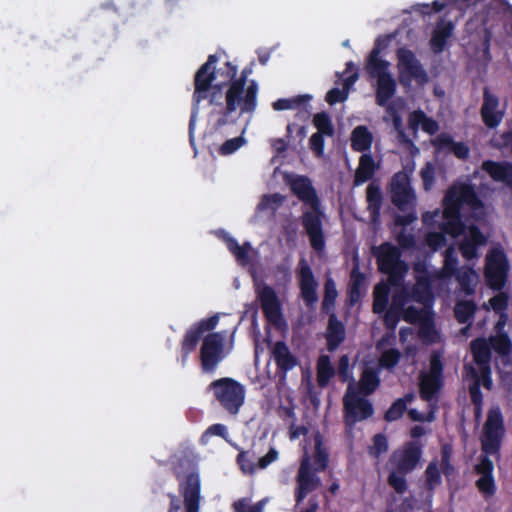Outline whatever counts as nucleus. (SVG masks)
Here are the masks:
<instances>
[{
	"label": "nucleus",
	"mask_w": 512,
	"mask_h": 512,
	"mask_svg": "<svg viewBox=\"0 0 512 512\" xmlns=\"http://www.w3.org/2000/svg\"><path fill=\"white\" fill-rule=\"evenodd\" d=\"M505 433L504 418L500 408L498 406L490 408L480 438L483 455H480L478 463L475 465V471L480 475L476 481V487L486 496H492L496 492L493 477L494 464L489 456L500 457Z\"/></svg>",
	"instance_id": "f257e3e1"
},
{
	"label": "nucleus",
	"mask_w": 512,
	"mask_h": 512,
	"mask_svg": "<svg viewBox=\"0 0 512 512\" xmlns=\"http://www.w3.org/2000/svg\"><path fill=\"white\" fill-rule=\"evenodd\" d=\"M293 195L310 209L303 211L300 221L304 228L310 245L317 253L325 250L326 238L323 230L325 213L322 209L320 198L311 179L305 175H296L288 182Z\"/></svg>",
	"instance_id": "f03ea898"
},
{
	"label": "nucleus",
	"mask_w": 512,
	"mask_h": 512,
	"mask_svg": "<svg viewBox=\"0 0 512 512\" xmlns=\"http://www.w3.org/2000/svg\"><path fill=\"white\" fill-rule=\"evenodd\" d=\"M463 206H468L473 212L484 208V204L472 184H454L446 191L443 198V221L439 225V229L445 235L455 238L465 232L466 225L462 221L461 215Z\"/></svg>",
	"instance_id": "7ed1b4c3"
},
{
	"label": "nucleus",
	"mask_w": 512,
	"mask_h": 512,
	"mask_svg": "<svg viewBox=\"0 0 512 512\" xmlns=\"http://www.w3.org/2000/svg\"><path fill=\"white\" fill-rule=\"evenodd\" d=\"M258 84L251 80L247 86L240 82H229L225 92V107L220 111L214 124L216 130L222 129L227 124H234L237 118L231 114L239 110V114H252L257 108Z\"/></svg>",
	"instance_id": "20e7f679"
},
{
	"label": "nucleus",
	"mask_w": 512,
	"mask_h": 512,
	"mask_svg": "<svg viewBox=\"0 0 512 512\" xmlns=\"http://www.w3.org/2000/svg\"><path fill=\"white\" fill-rule=\"evenodd\" d=\"M422 454L423 446L416 440L405 442L400 449L391 454L389 464L392 465L393 469L388 475L387 482L397 494L401 495L406 492V475L417 467Z\"/></svg>",
	"instance_id": "39448f33"
},
{
	"label": "nucleus",
	"mask_w": 512,
	"mask_h": 512,
	"mask_svg": "<svg viewBox=\"0 0 512 512\" xmlns=\"http://www.w3.org/2000/svg\"><path fill=\"white\" fill-rule=\"evenodd\" d=\"M390 196L392 204L402 212H406L409 209L412 211L404 214L397 215L395 223L401 226H407L416 220V214L414 212V205L416 196L411 187L410 178L404 171L395 173L390 181Z\"/></svg>",
	"instance_id": "423d86ee"
},
{
	"label": "nucleus",
	"mask_w": 512,
	"mask_h": 512,
	"mask_svg": "<svg viewBox=\"0 0 512 512\" xmlns=\"http://www.w3.org/2000/svg\"><path fill=\"white\" fill-rule=\"evenodd\" d=\"M218 58L215 54L208 56L207 61L200 66L194 76V92L192 95L193 109L189 120V141L194 145V130L198 115V106L201 101L208 98V92L212 89L216 79L215 64Z\"/></svg>",
	"instance_id": "0eeeda50"
},
{
	"label": "nucleus",
	"mask_w": 512,
	"mask_h": 512,
	"mask_svg": "<svg viewBox=\"0 0 512 512\" xmlns=\"http://www.w3.org/2000/svg\"><path fill=\"white\" fill-rule=\"evenodd\" d=\"M378 270L388 276V283L399 286L408 272V265L401 259V251L390 242H384L373 248Z\"/></svg>",
	"instance_id": "6e6552de"
},
{
	"label": "nucleus",
	"mask_w": 512,
	"mask_h": 512,
	"mask_svg": "<svg viewBox=\"0 0 512 512\" xmlns=\"http://www.w3.org/2000/svg\"><path fill=\"white\" fill-rule=\"evenodd\" d=\"M208 390L213 392L215 399L223 410L230 415H237L245 402V387L237 380L223 377L212 381Z\"/></svg>",
	"instance_id": "1a4fd4ad"
},
{
	"label": "nucleus",
	"mask_w": 512,
	"mask_h": 512,
	"mask_svg": "<svg viewBox=\"0 0 512 512\" xmlns=\"http://www.w3.org/2000/svg\"><path fill=\"white\" fill-rule=\"evenodd\" d=\"M444 364L441 355L433 352L430 356L429 371L419 377V394L426 402L438 401L439 392L443 387Z\"/></svg>",
	"instance_id": "9d476101"
},
{
	"label": "nucleus",
	"mask_w": 512,
	"mask_h": 512,
	"mask_svg": "<svg viewBox=\"0 0 512 512\" xmlns=\"http://www.w3.org/2000/svg\"><path fill=\"white\" fill-rule=\"evenodd\" d=\"M354 382H350L347 392L343 398L344 422L346 426L352 427L356 422L370 418L374 413L372 403L359 396Z\"/></svg>",
	"instance_id": "9b49d317"
},
{
	"label": "nucleus",
	"mask_w": 512,
	"mask_h": 512,
	"mask_svg": "<svg viewBox=\"0 0 512 512\" xmlns=\"http://www.w3.org/2000/svg\"><path fill=\"white\" fill-rule=\"evenodd\" d=\"M509 263L503 249L494 247L486 255L484 276L487 285L500 291L507 281Z\"/></svg>",
	"instance_id": "f8f14e48"
},
{
	"label": "nucleus",
	"mask_w": 512,
	"mask_h": 512,
	"mask_svg": "<svg viewBox=\"0 0 512 512\" xmlns=\"http://www.w3.org/2000/svg\"><path fill=\"white\" fill-rule=\"evenodd\" d=\"M225 335L221 332H212L206 335L199 351L201 370L212 374L224 358Z\"/></svg>",
	"instance_id": "ddd939ff"
},
{
	"label": "nucleus",
	"mask_w": 512,
	"mask_h": 512,
	"mask_svg": "<svg viewBox=\"0 0 512 512\" xmlns=\"http://www.w3.org/2000/svg\"><path fill=\"white\" fill-rule=\"evenodd\" d=\"M219 322V315L215 314L209 318L202 319L194 323L185 332L181 341V365L185 366L189 355L195 351L199 341L203 340L206 332L212 331Z\"/></svg>",
	"instance_id": "4468645a"
},
{
	"label": "nucleus",
	"mask_w": 512,
	"mask_h": 512,
	"mask_svg": "<svg viewBox=\"0 0 512 512\" xmlns=\"http://www.w3.org/2000/svg\"><path fill=\"white\" fill-rule=\"evenodd\" d=\"M397 58L399 81L402 85H409L412 80H416L419 83H426L428 81L427 72L411 50L400 48L397 51Z\"/></svg>",
	"instance_id": "2eb2a0df"
},
{
	"label": "nucleus",
	"mask_w": 512,
	"mask_h": 512,
	"mask_svg": "<svg viewBox=\"0 0 512 512\" xmlns=\"http://www.w3.org/2000/svg\"><path fill=\"white\" fill-rule=\"evenodd\" d=\"M321 486V479L313 470L311 459L307 453L304 454L296 475L295 501L299 505L311 492Z\"/></svg>",
	"instance_id": "dca6fc26"
},
{
	"label": "nucleus",
	"mask_w": 512,
	"mask_h": 512,
	"mask_svg": "<svg viewBox=\"0 0 512 512\" xmlns=\"http://www.w3.org/2000/svg\"><path fill=\"white\" fill-rule=\"evenodd\" d=\"M257 300L260 302L265 318L276 324L282 317L281 304L273 287L263 284L256 288Z\"/></svg>",
	"instance_id": "f3484780"
},
{
	"label": "nucleus",
	"mask_w": 512,
	"mask_h": 512,
	"mask_svg": "<svg viewBox=\"0 0 512 512\" xmlns=\"http://www.w3.org/2000/svg\"><path fill=\"white\" fill-rule=\"evenodd\" d=\"M297 276L303 301L307 306L313 305L318 301V283L314 277L312 268L304 258H301L299 261Z\"/></svg>",
	"instance_id": "a211bd4d"
},
{
	"label": "nucleus",
	"mask_w": 512,
	"mask_h": 512,
	"mask_svg": "<svg viewBox=\"0 0 512 512\" xmlns=\"http://www.w3.org/2000/svg\"><path fill=\"white\" fill-rule=\"evenodd\" d=\"M499 105V97L491 93L488 87H485L480 115L484 125L489 129L498 127L504 118L505 112L499 109Z\"/></svg>",
	"instance_id": "6ab92c4d"
},
{
	"label": "nucleus",
	"mask_w": 512,
	"mask_h": 512,
	"mask_svg": "<svg viewBox=\"0 0 512 512\" xmlns=\"http://www.w3.org/2000/svg\"><path fill=\"white\" fill-rule=\"evenodd\" d=\"M486 243L487 237L480 228L475 224H471L467 227V232L459 245V250L463 258L473 260L479 256V247L486 245Z\"/></svg>",
	"instance_id": "aec40b11"
},
{
	"label": "nucleus",
	"mask_w": 512,
	"mask_h": 512,
	"mask_svg": "<svg viewBox=\"0 0 512 512\" xmlns=\"http://www.w3.org/2000/svg\"><path fill=\"white\" fill-rule=\"evenodd\" d=\"M271 357L277 368V373L285 379L287 372L298 365L297 357L291 353L288 345L282 341H276L271 349Z\"/></svg>",
	"instance_id": "412c9836"
},
{
	"label": "nucleus",
	"mask_w": 512,
	"mask_h": 512,
	"mask_svg": "<svg viewBox=\"0 0 512 512\" xmlns=\"http://www.w3.org/2000/svg\"><path fill=\"white\" fill-rule=\"evenodd\" d=\"M455 24L444 18H440L431 33L429 46L434 54H441L447 47L448 40L453 36Z\"/></svg>",
	"instance_id": "4be33fe9"
},
{
	"label": "nucleus",
	"mask_w": 512,
	"mask_h": 512,
	"mask_svg": "<svg viewBox=\"0 0 512 512\" xmlns=\"http://www.w3.org/2000/svg\"><path fill=\"white\" fill-rule=\"evenodd\" d=\"M200 478L198 473L191 472L180 483V492L184 498L185 507L189 509L199 508L200 502Z\"/></svg>",
	"instance_id": "5701e85b"
},
{
	"label": "nucleus",
	"mask_w": 512,
	"mask_h": 512,
	"mask_svg": "<svg viewBox=\"0 0 512 512\" xmlns=\"http://www.w3.org/2000/svg\"><path fill=\"white\" fill-rule=\"evenodd\" d=\"M481 169L494 181L504 183L512 191V162L485 160Z\"/></svg>",
	"instance_id": "b1692460"
},
{
	"label": "nucleus",
	"mask_w": 512,
	"mask_h": 512,
	"mask_svg": "<svg viewBox=\"0 0 512 512\" xmlns=\"http://www.w3.org/2000/svg\"><path fill=\"white\" fill-rule=\"evenodd\" d=\"M476 18L480 21L484 32L482 42L484 55L490 57V43L493 37V32L495 27L500 24L502 16L499 11L488 8L485 14H479Z\"/></svg>",
	"instance_id": "393cba45"
},
{
	"label": "nucleus",
	"mask_w": 512,
	"mask_h": 512,
	"mask_svg": "<svg viewBox=\"0 0 512 512\" xmlns=\"http://www.w3.org/2000/svg\"><path fill=\"white\" fill-rule=\"evenodd\" d=\"M432 145L437 151L447 150L461 160H466L469 157V147L463 142H455L453 137L446 132L438 134L435 139L432 140Z\"/></svg>",
	"instance_id": "a878e982"
},
{
	"label": "nucleus",
	"mask_w": 512,
	"mask_h": 512,
	"mask_svg": "<svg viewBox=\"0 0 512 512\" xmlns=\"http://www.w3.org/2000/svg\"><path fill=\"white\" fill-rule=\"evenodd\" d=\"M325 338L329 352L335 351L346 338L345 325L337 318L334 312H331L329 315Z\"/></svg>",
	"instance_id": "bb28decb"
},
{
	"label": "nucleus",
	"mask_w": 512,
	"mask_h": 512,
	"mask_svg": "<svg viewBox=\"0 0 512 512\" xmlns=\"http://www.w3.org/2000/svg\"><path fill=\"white\" fill-rule=\"evenodd\" d=\"M366 276L359 269V265L355 264L350 272V281L348 285V299L350 305L358 303L365 293Z\"/></svg>",
	"instance_id": "cd10ccee"
},
{
	"label": "nucleus",
	"mask_w": 512,
	"mask_h": 512,
	"mask_svg": "<svg viewBox=\"0 0 512 512\" xmlns=\"http://www.w3.org/2000/svg\"><path fill=\"white\" fill-rule=\"evenodd\" d=\"M377 168L373 156L369 153H363L359 158V164L354 174V186H360L371 180Z\"/></svg>",
	"instance_id": "c85d7f7f"
},
{
	"label": "nucleus",
	"mask_w": 512,
	"mask_h": 512,
	"mask_svg": "<svg viewBox=\"0 0 512 512\" xmlns=\"http://www.w3.org/2000/svg\"><path fill=\"white\" fill-rule=\"evenodd\" d=\"M366 201L371 221L377 222L380 219L383 204V194L379 184L372 182L367 186Z\"/></svg>",
	"instance_id": "c756f323"
},
{
	"label": "nucleus",
	"mask_w": 512,
	"mask_h": 512,
	"mask_svg": "<svg viewBox=\"0 0 512 512\" xmlns=\"http://www.w3.org/2000/svg\"><path fill=\"white\" fill-rule=\"evenodd\" d=\"M470 350L474 363L479 367L491 365V347L486 338L478 337L471 341Z\"/></svg>",
	"instance_id": "7c9ffc66"
},
{
	"label": "nucleus",
	"mask_w": 512,
	"mask_h": 512,
	"mask_svg": "<svg viewBox=\"0 0 512 512\" xmlns=\"http://www.w3.org/2000/svg\"><path fill=\"white\" fill-rule=\"evenodd\" d=\"M397 83L392 74L377 79L376 84V103L380 107H386L389 100L395 95Z\"/></svg>",
	"instance_id": "2f4dec72"
},
{
	"label": "nucleus",
	"mask_w": 512,
	"mask_h": 512,
	"mask_svg": "<svg viewBox=\"0 0 512 512\" xmlns=\"http://www.w3.org/2000/svg\"><path fill=\"white\" fill-rule=\"evenodd\" d=\"M389 66L390 63L387 60L381 59L378 55V49H372L367 58L365 69L370 78L377 80L391 74Z\"/></svg>",
	"instance_id": "473e14b6"
},
{
	"label": "nucleus",
	"mask_w": 512,
	"mask_h": 512,
	"mask_svg": "<svg viewBox=\"0 0 512 512\" xmlns=\"http://www.w3.org/2000/svg\"><path fill=\"white\" fill-rule=\"evenodd\" d=\"M424 475V485L428 493L426 503L428 507H431L435 488L442 483L441 471L436 460H433L428 464L424 472Z\"/></svg>",
	"instance_id": "72a5a7b5"
},
{
	"label": "nucleus",
	"mask_w": 512,
	"mask_h": 512,
	"mask_svg": "<svg viewBox=\"0 0 512 512\" xmlns=\"http://www.w3.org/2000/svg\"><path fill=\"white\" fill-rule=\"evenodd\" d=\"M351 148L356 152H365L370 150L373 135L364 125L355 127L351 133Z\"/></svg>",
	"instance_id": "f704fd0d"
},
{
	"label": "nucleus",
	"mask_w": 512,
	"mask_h": 512,
	"mask_svg": "<svg viewBox=\"0 0 512 512\" xmlns=\"http://www.w3.org/2000/svg\"><path fill=\"white\" fill-rule=\"evenodd\" d=\"M224 241L227 249L231 254H233L239 264L245 266L250 263L249 253L252 247L249 242L239 245L238 241L228 234H225Z\"/></svg>",
	"instance_id": "c9c22d12"
},
{
	"label": "nucleus",
	"mask_w": 512,
	"mask_h": 512,
	"mask_svg": "<svg viewBox=\"0 0 512 512\" xmlns=\"http://www.w3.org/2000/svg\"><path fill=\"white\" fill-rule=\"evenodd\" d=\"M380 385L379 372L374 368H365L361 374L358 393L369 396L376 391Z\"/></svg>",
	"instance_id": "e433bc0d"
},
{
	"label": "nucleus",
	"mask_w": 512,
	"mask_h": 512,
	"mask_svg": "<svg viewBox=\"0 0 512 512\" xmlns=\"http://www.w3.org/2000/svg\"><path fill=\"white\" fill-rule=\"evenodd\" d=\"M431 281L426 276L417 278L411 289V298L415 302L426 304L432 300Z\"/></svg>",
	"instance_id": "4c0bfd02"
},
{
	"label": "nucleus",
	"mask_w": 512,
	"mask_h": 512,
	"mask_svg": "<svg viewBox=\"0 0 512 512\" xmlns=\"http://www.w3.org/2000/svg\"><path fill=\"white\" fill-rule=\"evenodd\" d=\"M335 375V369L327 355H321L317 361L316 380L320 388L328 386L331 378Z\"/></svg>",
	"instance_id": "58836bf2"
},
{
	"label": "nucleus",
	"mask_w": 512,
	"mask_h": 512,
	"mask_svg": "<svg viewBox=\"0 0 512 512\" xmlns=\"http://www.w3.org/2000/svg\"><path fill=\"white\" fill-rule=\"evenodd\" d=\"M314 468L313 470L316 472H323L326 470L329 464V454L327 449L323 445L322 436L317 434L314 437Z\"/></svg>",
	"instance_id": "ea45409f"
},
{
	"label": "nucleus",
	"mask_w": 512,
	"mask_h": 512,
	"mask_svg": "<svg viewBox=\"0 0 512 512\" xmlns=\"http://www.w3.org/2000/svg\"><path fill=\"white\" fill-rule=\"evenodd\" d=\"M476 309L477 306L472 300L458 301L454 308L455 318L460 324L468 323L470 325L474 318Z\"/></svg>",
	"instance_id": "a19ab883"
},
{
	"label": "nucleus",
	"mask_w": 512,
	"mask_h": 512,
	"mask_svg": "<svg viewBox=\"0 0 512 512\" xmlns=\"http://www.w3.org/2000/svg\"><path fill=\"white\" fill-rule=\"evenodd\" d=\"M390 288L387 284L379 283L375 286L373 292L372 310L376 314L385 312L389 302Z\"/></svg>",
	"instance_id": "79ce46f5"
},
{
	"label": "nucleus",
	"mask_w": 512,
	"mask_h": 512,
	"mask_svg": "<svg viewBox=\"0 0 512 512\" xmlns=\"http://www.w3.org/2000/svg\"><path fill=\"white\" fill-rule=\"evenodd\" d=\"M491 350L493 349L499 357L512 354V341L508 333H498L491 335L487 339Z\"/></svg>",
	"instance_id": "37998d69"
},
{
	"label": "nucleus",
	"mask_w": 512,
	"mask_h": 512,
	"mask_svg": "<svg viewBox=\"0 0 512 512\" xmlns=\"http://www.w3.org/2000/svg\"><path fill=\"white\" fill-rule=\"evenodd\" d=\"M496 369L499 374L500 381L508 390H512V358L511 354L499 357L496 363Z\"/></svg>",
	"instance_id": "c03bdc74"
},
{
	"label": "nucleus",
	"mask_w": 512,
	"mask_h": 512,
	"mask_svg": "<svg viewBox=\"0 0 512 512\" xmlns=\"http://www.w3.org/2000/svg\"><path fill=\"white\" fill-rule=\"evenodd\" d=\"M286 197L280 193L264 194L257 205V211L275 213L285 202Z\"/></svg>",
	"instance_id": "a18cd8bd"
},
{
	"label": "nucleus",
	"mask_w": 512,
	"mask_h": 512,
	"mask_svg": "<svg viewBox=\"0 0 512 512\" xmlns=\"http://www.w3.org/2000/svg\"><path fill=\"white\" fill-rule=\"evenodd\" d=\"M338 296L336 284L332 278L326 279L324 283V296L322 300V311L324 313L333 312L335 301Z\"/></svg>",
	"instance_id": "49530a36"
},
{
	"label": "nucleus",
	"mask_w": 512,
	"mask_h": 512,
	"mask_svg": "<svg viewBox=\"0 0 512 512\" xmlns=\"http://www.w3.org/2000/svg\"><path fill=\"white\" fill-rule=\"evenodd\" d=\"M313 125L317 129V133L324 134L327 137H333L335 134L334 125L327 112L316 113L313 116Z\"/></svg>",
	"instance_id": "de8ad7c7"
},
{
	"label": "nucleus",
	"mask_w": 512,
	"mask_h": 512,
	"mask_svg": "<svg viewBox=\"0 0 512 512\" xmlns=\"http://www.w3.org/2000/svg\"><path fill=\"white\" fill-rule=\"evenodd\" d=\"M310 100V95H298L292 98H281L273 102L272 107L276 111L295 109L305 105Z\"/></svg>",
	"instance_id": "09e8293b"
},
{
	"label": "nucleus",
	"mask_w": 512,
	"mask_h": 512,
	"mask_svg": "<svg viewBox=\"0 0 512 512\" xmlns=\"http://www.w3.org/2000/svg\"><path fill=\"white\" fill-rule=\"evenodd\" d=\"M431 314H433V312L430 308H417L411 305L405 309L403 319L410 324H420Z\"/></svg>",
	"instance_id": "8fccbe9b"
},
{
	"label": "nucleus",
	"mask_w": 512,
	"mask_h": 512,
	"mask_svg": "<svg viewBox=\"0 0 512 512\" xmlns=\"http://www.w3.org/2000/svg\"><path fill=\"white\" fill-rule=\"evenodd\" d=\"M470 373L474 378V382L469 386V395L473 406L483 405V394L481 391V382L478 372L472 366H469Z\"/></svg>",
	"instance_id": "3c124183"
},
{
	"label": "nucleus",
	"mask_w": 512,
	"mask_h": 512,
	"mask_svg": "<svg viewBox=\"0 0 512 512\" xmlns=\"http://www.w3.org/2000/svg\"><path fill=\"white\" fill-rule=\"evenodd\" d=\"M401 353L396 348H390L382 352L379 358V364L386 369H393L400 361Z\"/></svg>",
	"instance_id": "603ef678"
},
{
	"label": "nucleus",
	"mask_w": 512,
	"mask_h": 512,
	"mask_svg": "<svg viewBox=\"0 0 512 512\" xmlns=\"http://www.w3.org/2000/svg\"><path fill=\"white\" fill-rule=\"evenodd\" d=\"M372 446L369 448V454L373 457H380L388 451V439L385 434L378 433L372 439Z\"/></svg>",
	"instance_id": "864d4df0"
},
{
	"label": "nucleus",
	"mask_w": 512,
	"mask_h": 512,
	"mask_svg": "<svg viewBox=\"0 0 512 512\" xmlns=\"http://www.w3.org/2000/svg\"><path fill=\"white\" fill-rule=\"evenodd\" d=\"M451 455V446L448 444L443 445L441 448V461L439 469L446 477L451 476L455 470L453 464L451 463Z\"/></svg>",
	"instance_id": "5fc2aeb1"
},
{
	"label": "nucleus",
	"mask_w": 512,
	"mask_h": 512,
	"mask_svg": "<svg viewBox=\"0 0 512 512\" xmlns=\"http://www.w3.org/2000/svg\"><path fill=\"white\" fill-rule=\"evenodd\" d=\"M226 78L229 82H240L242 85L246 86L247 79L249 74L252 72L251 68L245 67L240 76L236 78L237 75V66L233 65L231 62H226Z\"/></svg>",
	"instance_id": "6e6d98bb"
},
{
	"label": "nucleus",
	"mask_w": 512,
	"mask_h": 512,
	"mask_svg": "<svg viewBox=\"0 0 512 512\" xmlns=\"http://www.w3.org/2000/svg\"><path fill=\"white\" fill-rule=\"evenodd\" d=\"M401 318H403V313L399 312L396 302L391 303L389 309L384 314V325L387 329L394 330Z\"/></svg>",
	"instance_id": "4d7b16f0"
},
{
	"label": "nucleus",
	"mask_w": 512,
	"mask_h": 512,
	"mask_svg": "<svg viewBox=\"0 0 512 512\" xmlns=\"http://www.w3.org/2000/svg\"><path fill=\"white\" fill-rule=\"evenodd\" d=\"M407 410V407H405V403L403 400H395L391 406L388 408V410L384 414V419L387 422H394L399 420Z\"/></svg>",
	"instance_id": "13d9d810"
},
{
	"label": "nucleus",
	"mask_w": 512,
	"mask_h": 512,
	"mask_svg": "<svg viewBox=\"0 0 512 512\" xmlns=\"http://www.w3.org/2000/svg\"><path fill=\"white\" fill-rule=\"evenodd\" d=\"M237 463L245 474H253L255 472L254 454L249 451H241L237 455Z\"/></svg>",
	"instance_id": "bf43d9fd"
},
{
	"label": "nucleus",
	"mask_w": 512,
	"mask_h": 512,
	"mask_svg": "<svg viewBox=\"0 0 512 512\" xmlns=\"http://www.w3.org/2000/svg\"><path fill=\"white\" fill-rule=\"evenodd\" d=\"M443 269L449 276L455 275L458 272V259L451 247L445 252Z\"/></svg>",
	"instance_id": "052dcab7"
},
{
	"label": "nucleus",
	"mask_w": 512,
	"mask_h": 512,
	"mask_svg": "<svg viewBox=\"0 0 512 512\" xmlns=\"http://www.w3.org/2000/svg\"><path fill=\"white\" fill-rule=\"evenodd\" d=\"M426 244L431 248V250L437 251L446 246V235L442 230L439 232H429L426 236Z\"/></svg>",
	"instance_id": "680f3d73"
},
{
	"label": "nucleus",
	"mask_w": 512,
	"mask_h": 512,
	"mask_svg": "<svg viewBox=\"0 0 512 512\" xmlns=\"http://www.w3.org/2000/svg\"><path fill=\"white\" fill-rule=\"evenodd\" d=\"M509 297L506 293L500 292L489 299V304L497 314L506 313Z\"/></svg>",
	"instance_id": "e2e57ef3"
},
{
	"label": "nucleus",
	"mask_w": 512,
	"mask_h": 512,
	"mask_svg": "<svg viewBox=\"0 0 512 512\" xmlns=\"http://www.w3.org/2000/svg\"><path fill=\"white\" fill-rule=\"evenodd\" d=\"M325 136L326 135L324 134L315 132L311 135L309 139V148L316 157H322L324 154Z\"/></svg>",
	"instance_id": "0e129e2a"
},
{
	"label": "nucleus",
	"mask_w": 512,
	"mask_h": 512,
	"mask_svg": "<svg viewBox=\"0 0 512 512\" xmlns=\"http://www.w3.org/2000/svg\"><path fill=\"white\" fill-rule=\"evenodd\" d=\"M245 144V139L242 136L226 140L219 148L221 155H230L237 151Z\"/></svg>",
	"instance_id": "69168bd1"
},
{
	"label": "nucleus",
	"mask_w": 512,
	"mask_h": 512,
	"mask_svg": "<svg viewBox=\"0 0 512 512\" xmlns=\"http://www.w3.org/2000/svg\"><path fill=\"white\" fill-rule=\"evenodd\" d=\"M457 280H458V283H459L461 289L467 295H471L474 293L475 290H474V287L472 284V280H473V271L472 270L459 272L457 274Z\"/></svg>",
	"instance_id": "338daca9"
},
{
	"label": "nucleus",
	"mask_w": 512,
	"mask_h": 512,
	"mask_svg": "<svg viewBox=\"0 0 512 512\" xmlns=\"http://www.w3.org/2000/svg\"><path fill=\"white\" fill-rule=\"evenodd\" d=\"M211 436H219L223 439H227L228 430L224 424L216 423L209 426L202 435V441L206 442Z\"/></svg>",
	"instance_id": "774afa93"
}]
</instances>
